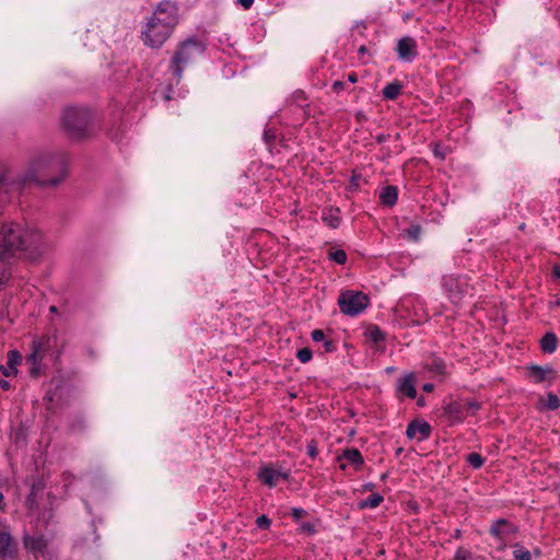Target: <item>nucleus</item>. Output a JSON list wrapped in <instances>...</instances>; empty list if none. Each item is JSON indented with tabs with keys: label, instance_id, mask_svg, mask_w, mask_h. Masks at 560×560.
Wrapping results in <instances>:
<instances>
[{
	"label": "nucleus",
	"instance_id": "ddd939ff",
	"mask_svg": "<svg viewBox=\"0 0 560 560\" xmlns=\"http://www.w3.org/2000/svg\"><path fill=\"white\" fill-rule=\"evenodd\" d=\"M528 375L535 383L555 380V371L551 366L532 365L528 369Z\"/></svg>",
	"mask_w": 560,
	"mask_h": 560
},
{
	"label": "nucleus",
	"instance_id": "a18cd8bd",
	"mask_svg": "<svg viewBox=\"0 0 560 560\" xmlns=\"http://www.w3.org/2000/svg\"><path fill=\"white\" fill-rule=\"evenodd\" d=\"M307 453H308V455H310V456L315 457V456H316V454H317L316 446H315V445H313V444H308V446H307Z\"/></svg>",
	"mask_w": 560,
	"mask_h": 560
},
{
	"label": "nucleus",
	"instance_id": "a19ab883",
	"mask_svg": "<svg viewBox=\"0 0 560 560\" xmlns=\"http://www.w3.org/2000/svg\"><path fill=\"white\" fill-rule=\"evenodd\" d=\"M25 548H26L30 552H35V538H33V537H26V538H25Z\"/></svg>",
	"mask_w": 560,
	"mask_h": 560
},
{
	"label": "nucleus",
	"instance_id": "a211bd4d",
	"mask_svg": "<svg viewBox=\"0 0 560 560\" xmlns=\"http://www.w3.org/2000/svg\"><path fill=\"white\" fill-rule=\"evenodd\" d=\"M398 191L395 186H386L381 195L380 199L384 206L393 207L397 202Z\"/></svg>",
	"mask_w": 560,
	"mask_h": 560
},
{
	"label": "nucleus",
	"instance_id": "603ef678",
	"mask_svg": "<svg viewBox=\"0 0 560 560\" xmlns=\"http://www.w3.org/2000/svg\"><path fill=\"white\" fill-rule=\"evenodd\" d=\"M553 275L560 279V266H556L555 269H553Z\"/></svg>",
	"mask_w": 560,
	"mask_h": 560
},
{
	"label": "nucleus",
	"instance_id": "de8ad7c7",
	"mask_svg": "<svg viewBox=\"0 0 560 560\" xmlns=\"http://www.w3.org/2000/svg\"><path fill=\"white\" fill-rule=\"evenodd\" d=\"M389 138V135H386V133H380L375 137L376 141L378 143H383L385 142L387 139Z\"/></svg>",
	"mask_w": 560,
	"mask_h": 560
},
{
	"label": "nucleus",
	"instance_id": "c03bdc74",
	"mask_svg": "<svg viewBox=\"0 0 560 560\" xmlns=\"http://www.w3.org/2000/svg\"><path fill=\"white\" fill-rule=\"evenodd\" d=\"M324 348H325L326 352H332L336 349V347L331 340H325Z\"/></svg>",
	"mask_w": 560,
	"mask_h": 560
},
{
	"label": "nucleus",
	"instance_id": "aec40b11",
	"mask_svg": "<svg viewBox=\"0 0 560 560\" xmlns=\"http://www.w3.org/2000/svg\"><path fill=\"white\" fill-rule=\"evenodd\" d=\"M401 90L402 84L398 81H394L383 89V96L387 100H395L401 93Z\"/></svg>",
	"mask_w": 560,
	"mask_h": 560
},
{
	"label": "nucleus",
	"instance_id": "5fc2aeb1",
	"mask_svg": "<svg viewBox=\"0 0 560 560\" xmlns=\"http://www.w3.org/2000/svg\"><path fill=\"white\" fill-rule=\"evenodd\" d=\"M368 52V48L363 45L359 48V54L362 56Z\"/></svg>",
	"mask_w": 560,
	"mask_h": 560
},
{
	"label": "nucleus",
	"instance_id": "6e6d98bb",
	"mask_svg": "<svg viewBox=\"0 0 560 560\" xmlns=\"http://www.w3.org/2000/svg\"><path fill=\"white\" fill-rule=\"evenodd\" d=\"M438 147H439V145H436V147H435V149H434V153H435V155H439L441 159H444L443 153H441V152H440V150L438 149Z\"/></svg>",
	"mask_w": 560,
	"mask_h": 560
},
{
	"label": "nucleus",
	"instance_id": "f3484780",
	"mask_svg": "<svg viewBox=\"0 0 560 560\" xmlns=\"http://www.w3.org/2000/svg\"><path fill=\"white\" fill-rule=\"evenodd\" d=\"M514 532L513 526L504 518L495 521L490 527L491 535L502 538L503 535Z\"/></svg>",
	"mask_w": 560,
	"mask_h": 560
},
{
	"label": "nucleus",
	"instance_id": "f257e3e1",
	"mask_svg": "<svg viewBox=\"0 0 560 560\" xmlns=\"http://www.w3.org/2000/svg\"><path fill=\"white\" fill-rule=\"evenodd\" d=\"M178 22L177 4L170 0L160 2L141 32L143 43L151 48L162 47Z\"/></svg>",
	"mask_w": 560,
	"mask_h": 560
},
{
	"label": "nucleus",
	"instance_id": "dca6fc26",
	"mask_svg": "<svg viewBox=\"0 0 560 560\" xmlns=\"http://www.w3.org/2000/svg\"><path fill=\"white\" fill-rule=\"evenodd\" d=\"M398 390L411 399L416 397L417 390L415 387V378L412 374L406 375L399 380Z\"/></svg>",
	"mask_w": 560,
	"mask_h": 560
},
{
	"label": "nucleus",
	"instance_id": "79ce46f5",
	"mask_svg": "<svg viewBox=\"0 0 560 560\" xmlns=\"http://www.w3.org/2000/svg\"><path fill=\"white\" fill-rule=\"evenodd\" d=\"M300 529H301V532L307 533V534H314L315 533V527L311 523H303L301 525Z\"/></svg>",
	"mask_w": 560,
	"mask_h": 560
},
{
	"label": "nucleus",
	"instance_id": "f704fd0d",
	"mask_svg": "<svg viewBox=\"0 0 560 560\" xmlns=\"http://www.w3.org/2000/svg\"><path fill=\"white\" fill-rule=\"evenodd\" d=\"M14 441L18 445L24 446L26 443V435L24 430L21 428L15 432Z\"/></svg>",
	"mask_w": 560,
	"mask_h": 560
},
{
	"label": "nucleus",
	"instance_id": "9b49d317",
	"mask_svg": "<svg viewBox=\"0 0 560 560\" xmlns=\"http://www.w3.org/2000/svg\"><path fill=\"white\" fill-rule=\"evenodd\" d=\"M443 410L444 415H446L452 422H462L466 418L463 400H452L443 407Z\"/></svg>",
	"mask_w": 560,
	"mask_h": 560
},
{
	"label": "nucleus",
	"instance_id": "c85d7f7f",
	"mask_svg": "<svg viewBox=\"0 0 560 560\" xmlns=\"http://www.w3.org/2000/svg\"><path fill=\"white\" fill-rule=\"evenodd\" d=\"M464 402V406H465V413H466V417L468 415H474L477 410L480 409V404L478 401H475V400H463Z\"/></svg>",
	"mask_w": 560,
	"mask_h": 560
},
{
	"label": "nucleus",
	"instance_id": "39448f33",
	"mask_svg": "<svg viewBox=\"0 0 560 560\" xmlns=\"http://www.w3.org/2000/svg\"><path fill=\"white\" fill-rule=\"evenodd\" d=\"M205 49L206 46L196 38H188L180 43L171 63L174 75L180 79L185 67L201 57Z\"/></svg>",
	"mask_w": 560,
	"mask_h": 560
},
{
	"label": "nucleus",
	"instance_id": "c9c22d12",
	"mask_svg": "<svg viewBox=\"0 0 560 560\" xmlns=\"http://www.w3.org/2000/svg\"><path fill=\"white\" fill-rule=\"evenodd\" d=\"M8 189L5 187V177L0 174V201H4L7 197Z\"/></svg>",
	"mask_w": 560,
	"mask_h": 560
},
{
	"label": "nucleus",
	"instance_id": "09e8293b",
	"mask_svg": "<svg viewBox=\"0 0 560 560\" xmlns=\"http://www.w3.org/2000/svg\"><path fill=\"white\" fill-rule=\"evenodd\" d=\"M42 517H43L45 523H48L49 520L52 517V508L49 509L47 515H46V513H43Z\"/></svg>",
	"mask_w": 560,
	"mask_h": 560
},
{
	"label": "nucleus",
	"instance_id": "72a5a7b5",
	"mask_svg": "<svg viewBox=\"0 0 560 560\" xmlns=\"http://www.w3.org/2000/svg\"><path fill=\"white\" fill-rule=\"evenodd\" d=\"M270 524H271V521L268 516L266 515H260L257 520H256V525L261 528V529H268L270 527Z\"/></svg>",
	"mask_w": 560,
	"mask_h": 560
},
{
	"label": "nucleus",
	"instance_id": "6ab92c4d",
	"mask_svg": "<svg viewBox=\"0 0 560 560\" xmlns=\"http://www.w3.org/2000/svg\"><path fill=\"white\" fill-rule=\"evenodd\" d=\"M558 346V338L553 332H547L540 339V348L546 353H552L556 351Z\"/></svg>",
	"mask_w": 560,
	"mask_h": 560
},
{
	"label": "nucleus",
	"instance_id": "412c9836",
	"mask_svg": "<svg viewBox=\"0 0 560 560\" xmlns=\"http://www.w3.org/2000/svg\"><path fill=\"white\" fill-rule=\"evenodd\" d=\"M47 540L37 537V552H40L45 560H56V555L47 549Z\"/></svg>",
	"mask_w": 560,
	"mask_h": 560
},
{
	"label": "nucleus",
	"instance_id": "ea45409f",
	"mask_svg": "<svg viewBox=\"0 0 560 560\" xmlns=\"http://www.w3.org/2000/svg\"><path fill=\"white\" fill-rule=\"evenodd\" d=\"M27 485L30 487V494L27 498V502L32 505L33 504V495L35 494V481L31 479L27 481Z\"/></svg>",
	"mask_w": 560,
	"mask_h": 560
},
{
	"label": "nucleus",
	"instance_id": "13d9d810",
	"mask_svg": "<svg viewBox=\"0 0 560 560\" xmlns=\"http://www.w3.org/2000/svg\"><path fill=\"white\" fill-rule=\"evenodd\" d=\"M3 501V494L0 492V503Z\"/></svg>",
	"mask_w": 560,
	"mask_h": 560
},
{
	"label": "nucleus",
	"instance_id": "864d4df0",
	"mask_svg": "<svg viewBox=\"0 0 560 560\" xmlns=\"http://www.w3.org/2000/svg\"><path fill=\"white\" fill-rule=\"evenodd\" d=\"M433 389V385L432 384H424L423 385V390L424 392H431Z\"/></svg>",
	"mask_w": 560,
	"mask_h": 560
},
{
	"label": "nucleus",
	"instance_id": "c756f323",
	"mask_svg": "<svg viewBox=\"0 0 560 560\" xmlns=\"http://www.w3.org/2000/svg\"><path fill=\"white\" fill-rule=\"evenodd\" d=\"M296 357L302 363H306L311 361L313 352L310 348H302L298 351Z\"/></svg>",
	"mask_w": 560,
	"mask_h": 560
},
{
	"label": "nucleus",
	"instance_id": "9d476101",
	"mask_svg": "<svg viewBox=\"0 0 560 560\" xmlns=\"http://www.w3.org/2000/svg\"><path fill=\"white\" fill-rule=\"evenodd\" d=\"M338 462L340 469H346L347 464H351L358 470L363 465V457L357 448H346Z\"/></svg>",
	"mask_w": 560,
	"mask_h": 560
},
{
	"label": "nucleus",
	"instance_id": "2f4dec72",
	"mask_svg": "<svg viewBox=\"0 0 560 560\" xmlns=\"http://www.w3.org/2000/svg\"><path fill=\"white\" fill-rule=\"evenodd\" d=\"M516 549L513 551V556L515 560H532L530 552L527 550H523L522 548H518V545L515 546Z\"/></svg>",
	"mask_w": 560,
	"mask_h": 560
},
{
	"label": "nucleus",
	"instance_id": "b1692460",
	"mask_svg": "<svg viewBox=\"0 0 560 560\" xmlns=\"http://www.w3.org/2000/svg\"><path fill=\"white\" fill-rule=\"evenodd\" d=\"M421 233L422 228L420 224H411L408 229L404 231V234L413 242L419 241Z\"/></svg>",
	"mask_w": 560,
	"mask_h": 560
},
{
	"label": "nucleus",
	"instance_id": "1a4fd4ad",
	"mask_svg": "<svg viewBox=\"0 0 560 560\" xmlns=\"http://www.w3.org/2000/svg\"><path fill=\"white\" fill-rule=\"evenodd\" d=\"M397 54L400 59L411 60L417 56V45L412 37L406 36L397 43Z\"/></svg>",
	"mask_w": 560,
	"mask_h": 560
},
{
	"label": "nucleus",
	"instance_id": "4c0bfd02",
	"mask_svg": "<svg viewBox=\"0 0 560 560\" xmlns=\"http://www.w3.org/2000/svg\"><path fill=\"white\" fill-rule=\"evenodd\" d=\"M312 339L315 342L324 341L325 340V334L322 329H315L312 331Z\"/></svg>",
	"mask_w": 560,
	"mask_h": 560
},
{
	"label": "nucleus",
	"instance_id": "bf43d9fd",
	"mask_svg": "<svg viewBox=\"0 0 560 560\" xmlns=\"http://www.w3.org/2000/svg\"><path fill=\"white\" fill-rule=\"evenodd\" d=\"M422 402H423V398H421V399H419V400H418V404H419V405H422Z\"/></svg>",
	"mask_w": 560,
	"mask_h": 560
},
{
	"label": "nucleus",
	"instance_id": "4d7b16f0",
	"mask_svg": "<svg viewBox=\"0 0 560 560\" xmlns=\"http://www.w3.org/2000/svg\"><path fill=\"white\" fill-rule=\"evenodd\" d=\"M49 311H50V313H57V306L51 305V306L49 307Z\"/></svg>",
	"mask_w": 560,
	"mask_h": 560
},
{
	"label": "nucleus",
	"instance_id": "393cba45",
	"mask_svg": "<svg viewBox=\"0 0 560 560\" xmlns=\"http://www.w3.org/2000/svg\"><path fill=\"white\" fill-rule=\"evenodd\" d=\"M368 336L374 342H380L385 339V334L377 326H370L368 328Z\"/></svg>",
	"mask_w": 560,
	"mask_h": 560
},
{
	"label": "nucleus",
	"instance_id": "f8f14e48",
	"mask_svg": "<svg viewBox=\"0 0 560 560\" xmlns=\"http://www.w3.org/2000/svg\"><path fill=\"white\" fill-rule=\"evenodd\" d=\"M16 551V544L7 532L0 530V558L2 560L13 559Z\"/></svg>",
	"mask_w": 560,
	"mask_h": 560
},
{
	"label": "nucleus",
	"instance_id": "473e14b6",
	"mask_svg": "<svg viewBox=\"0 0 560 560\" xmlns=\"http://www.w3.org/2000/svg\"><path fill=\"white\" fill-rule=\"evenodd\" d=\"M429 369L434 373L443 374L445 372V363L442 360H434Z\"/></svg>",
	"mask_w": 560,
	"mask_h": 560
},
{
	"label": "nucleus",
	"instance_id": "3c124183",
	"mask_svg": "<svg viewBox=\"0 0 560 560\" xmlns=\"http://www.w3.org/2000/svg\"><path fill=\"white\" fill-rule=\"evenodd\" d=\"M348 81L351 83H355L358 81L357 73L352 72V73L348 74Z\"/></svg>",
	"mask_w": 560,
	"mask_h": 560
},
{
	"label": "nucleus",
	"instance_id": "7c9ffc66",
	"mask_svg": "<svg viewBox=\"0 0 560 560\" xmlns=\"http://www.w3.org/2000/svg\"><path fill=\"white\" fill-rule=\"evenodd\" d=\"M547 407L550 410H556L560 407V399L557 395L549 393L547 396Z\"/></svg>",
	"mask_w": 560,
	"mask_h": 560
},
{
	"label": "nucleus",
	"instance_id": "e433bc0d",
	"mask_svg": "<svg viewBox=\"0 0 560 560\" xmlns=\"http://www.w3.org/2000/svg\"><path fill=\"white\" fill-rule=\"evenodd\" d=\"M307 514V512L301 508H293L291 515L294 520L299 521L300 518L304 517Z\"/></svg>",
	"mask_w": 560,
	"mask_h": 560
},
{
	"label": "nucleus",
	"instance_id": "423d86ee",
	"mask_svg": "<svg viewBox=\"0 0 560 560\" xmlns=\"http://www.w3.org/2000/svg\"><path fill=\"white\" fill-rule=\"evenodd\" d=\"M370 299L361 291L347 290L340 293L338 305L341 313L355 316L363 312L369 305Z\"/></svg>",
	"mask_w": 560,
	"mask_h": 560
},
{
	"label": "nucleus",
	"instance_id": "4468645a",
	"mask_svg": "<svg viewBox=\"0 0 560 560\" xmlns=\"http://www.w3.org/2000/svg\"><path fill=\"white\" fill-rule=\"evenodd\" d=\"M258 478L264 485L275 487L280 479L285 478V475L271 467H264L259 471Z\"/></svg>",
	"mask_w": 560,
	"mask_h": 560
},
{
	"label": "nucleus",
	"instance_id": "5701e85b",
	"mask_svg": "<svg viewBox=\"0 0 560 560\" xmlns=\"http://www.w3.org/2000/svg\"><path fill=\"white\" fill-rule=\"evenodd\" d=\"M339 210H336V213L330 210L328 213L323 214V221L332 229H336L340 224V217L337 214Z\"/></svg>",
	"mask_w": 560,
	"mask_h": 560
},
{
	"label": "nucleus",
	"instance_id": "cd10ccee",
	"mask_svg": "<svg viewBox=\"0 0 560 560\" xmlns=\"http://www.w3.org/2000/svg\"><path fill=\"white\" fill-rule=\"evenodd\" d=\"M329 258L339 265H343L347 261V254L342 249L329 252Z\"/></svg>",
	"mask_w": 560,
	"mask_h": 560
},
{
	"label": "nucleus",
	"instance_id": "f03ea898",
	"mask_svg": "<svg viewBox=\"0 0 560 560\" xmlns=\"http://www.w3.org/2000/svg\"><path fill=\"white\" fill-rule=\"evenodd\" d=\"M26 244L21 225L5 224L0 229V279L5 277L7 269H11V259L23 255Z\"/></svg>",
	"mask_w": 560,
	"mask_h": 560
},
{
	"label": "nucleus",
	"instance_id": "a878e982",
	"mask_svg": "<svg viewBox=\"0 0 560 560\" xmlns=\"http://www.w3.org/2000/svg\"><path fill=\"white\" fill-rule=\"evenodd\" d=\"M32 352L26 357V363L30 365L28 370L32 375H35V338L30 343Z\"/></svg>",
	"mask_w": 560,
	"mask_h": 560
},
{
	"label": "nucleus",
	"instance_id": "8fccbe9b",
	"mask_svg": "<svg viewBox=\"0 0 560 560\" xmlns=\"http://www.w3.org/2000/svg\"><path fill=\"white\" fill-rule=\"evenodd\" d=\"M0 387L3 390H8L10 388V383L7 380L1 378L0 380Z\"/></svg>",
	"mask_w": 560,
	"mask_h": 560
},
{
	"label": "nucleus",
	"instance_id": "bb28decb",
	"mask_svg": "<svg viewBox=\"0 0 560 560\" xmlns=\"http://www.w3.org/2000/svg\"><path fill=\"white\" fill-rule=\"evenodd\" d=\"M467 462L474 468H480L485 463V458L478 453H470L467 455Z\"/></svg>",
	"mask_w": 560,
	"mask_h": 560
},
{
	"label": "nucleus",
	"instance_id": "20e7f679",
	"mask_svg": "<svg viewBox=\"0 0 560 560\" xmlns=\"http://www.w3.org/2000/svg\"><path fill=\"white\" fill-rule=\"evenodd\" d=\"M93 114L86 107L68 106L63 109L60 124L63 132L72 140H83L92 135Z\"/></svg>",
	"mask_w": 560,
	"mask_h": 560
},
{
	"label": "nucleus",
	"instance_id": "37998d69",
	"mask_svg": "<svg viewBox=\"0 0 560 560\" xmlns=\"http://www.w3.org/2000/svg\"><path fill=\"white\" fill-rule=\"evenodd\" d=\"M331 88L336 93H339L345 89V83L342 81H335Z\"/></svg>",
	"mask_w": 560,
	"mask_h": 560
},
{
	"label": "nucleus",
	"instance_id": "2eb2a0df",
	"mask_svg": "<svg viewBox=\"0 0 560 560\" xmlns=\"http://www.w3.org/2000/svg\"><path fill=\"white\" fill-rule=\"evenodd\" d=\"M22 362V355L18 350H11L8 352L7 365H1L0 370L7 377L16 373V365Z\"/></svg>",
	"mask_w": 560,
	"mask_h": 560
},
{
	"label": "nucleus",
	"instance_id": "6e6552de",
	"mask_svg": "<svg viewBox=\"0 0 560 560\" xmlns=\"http://www.w3.org/2000/svg\"><path fill=\"white\" fill-rule=\"evenodd\" d=\"M406 434L409 439L418 438L423 441L430 436L431 425L425 421L413 420L408 424Z\"/></svg>",
	"mask_w": 560,
	"mask_h": 560
},
{
	"label": "nucleus",
	"instance_id": "58836bf2",
	"mask_svg": "<svg viewBox=\"0 0 560 560\" xmlns=\"http://www.w3.org/2000/svg\"><path fill=\"white\" fill-rule=\"evenodd\" d=\"M470 556L469 551H467L464 548H459L456 551L455 560H467V558Z\"/></svg>",
	"mask_w": 560,
	"mask_h": 560
},
{
	"label": "nucleus",
	"instance_id": "0eeeda50",
	"mask_svg": "<svg viewBox=\"0 0 560 560\" xmlns=\"http://www.w3.org/2000/svg\"><path fill=\"white\" fill-rule=\"evenodd\" d=\"M65 396V386L61 381H55L51 383V387L47 390L46 396L44 397V401L47 405L49 410H52L54 407H58L63 404Z\"/></svg>",
	"mask_w": 560,
	"mask_h": 560
},
{
	"label": "nucleus",
	"instance_id": "49530a36",
	"mask_svg": "<svg viewBox=\"0 0 560 560\" xmlns=\"http://www.w3.org/2000/svg\"><path fill=\"white\" fill-rule=\"evenodd\" d=\"M237 2L242 4L245 9H249L253 5L254 0H237Z\"/></svg>",
	"mask_w": 560,
	"mask_h": 560
},
{
	"label": "nucleus",
	"instance_id": "4be33fe9",
	"mask_svg": "<svg viewBox=\"0 0 560 560\" xmlns=\"http://www.w3.org/2000/svg\"><path fill=\"white\" fill-rule=\"evenodd\" d=\"M382 501H383V497L381 494L373 493L366 500L361 501L359 503V508L360 509H365V508L374 509V508H377Z\"/></svg>",
	"mask_w": 560,
	"mask_h": 560
},
{
	"label": "nucleus",
	"instance_id": "7ed1b4c3",
	"mask_svg": "<svg viewBox=\"0 0 560 560\" xmlns=\"http://www.w3.org/2000/svg\"><path fill=\"white\" fill-rule=\"evenodd\" d=\"M69 174V160L66 154L43 153L37 159V187L55 188L61 185Z\"/></svg>",
	"mask_w": 560,
	"mask_h": 560
}]
</instances>
